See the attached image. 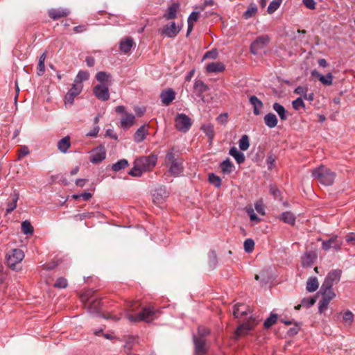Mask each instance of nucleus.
<instances>
[{
  "mask_svg": "<svg viewBox=\"0 0 355 355\" xmlns=\"http://www.w3.org/2000/svg\"><path fill=\"white\" fill-rule=\"evenodd\" d=\"M270 193L275 198H278L280 196V191L276 186L270 185Z\"/></svg>",
  "mask_w": 355,
  "mask_h": 355,
  "instance_id": "64",
  "label": "nucleus"
},
{
  "mask_svg": "<svg viewBox=\"0 0 355 355\" xmlns=\"http://www.w3.org/2000/svg\"><path fill=\"white\" fill-rule=\"evenodd\" d=\"M239 148L241 150H246L250 146L249 138L248 135H244L239 141Z\"/></svg>",
  "mask_w": 355,
  "mask_h": 355,
  "instance_id": "48",
  "label": "nucleus"
},
{
  "mask_svg": "<svg viewBox=\"0 0 355 355\" xmlns=\"http://www.w3.org/2000/svg\"><path fill=\"white\" fill-rule=\"evenodd\" d=\"M281 220L284 223H288L291 225H294L295 223V217L291 211L283 212L280 216Z\"/></svg>",
  "mask_w": 355,
  "mask_h": 355,
  "instance_id": "37",
  "label": "nucleus"
},
{
  "mask_svg": "<svg viewBox=\"0 0 355 355\" xmlns=\"http://www.w3.org/2000/svg\"><path fill=\"white\" fill-rule=\"evenodd\" d=\"M248 308L243 304H236L234 306L233 315L236 318L247 316Z\"/></svg>",
  "mask_w": 355,
  "mask_h": 355,
  "instance_id": "22",
  "label": "nucleus"
},
{
  "mask_svg": "<svg viewBox=\"0 0 355 355\" xmlns=\"http://www.w3.org/2000/svg\"><path fill=\"white\" fill-rule=\"evenodd\" d=\"M19 193L15 191L10 195V200L7 202V208L6 210V214L11 213L17 207V202L19 200Z\"/></svg>",
  "mask_w": 355,
  "mask_h": 355,
  "instance_id": "21",
  "label": "nucleus"
},
{
  "mask_svg": "<svg viewBox=\"0 0 355 355\" xmlns=\"http://www.w3.org/2000/svg\"><path fill=\"white\" fill-rule=\"evenodd\" d=\"M175 98V93L172 89H168L160 94L161 101L163 105H168Z\"/></svg>",
  "mask_w": 355,
  "mask_h": 355,
  "instance_id": "17",
  "label": "nucleus"
},
{
  "mask_svg": "<svg viewBox=\"0 0 355 355\" xmlns=\"http://www.w3.org/2000/svg\"><path fill=\"white\" fill-rule=\"evenodd\" d=\"M168 196V192L166 189L164 187H159L154 191L153 200L155 204L161 205Z\"/></svg>",
  "mask_w": 355,
  "mask_h": 355,
  "instance_id": "14",
  "label": "nucleus"
},
{
  "mask_svg": "<svg viewBox=\"0 0 355 355\" xmlns=\"http://www.w3.org/2000/svg\"><path fill=\"white\" fill-rule=\"evenodd\" d=\"M318 286H319V283H318V279L316 277H310L308 279V281L306 282V289L309 292L315 291L318 288Z\"/></svg>",
  "mask_w": 355,
  "mask_h": 355,
  "instance_id": "36",
  "label": "nucleus"
},
{
  "mask_svg": "<svg viewBox=\"0 0 355 355\" xmlns=\"http://www.w3.org/2000/svg\"><path fill=\"white\" fill-rule=\"evenodd\" d=\"M69 13L70 11L66 8L51 9L49 11V17L54 20L66 17Z\"/></svg>",
  "mask_w": 355,
  "mask_h": 355,
  "instance_id": "19",
  "label": "nucleus"
},
{
  "mask_svg": "<svg viewBox=\"0 0 355 355\" xmlns=\"http://www.w3.org/2000/svg\"><path fill=\"white\" fill-rule=\"evenodd\" d=\"M304 5L309 9L313 10L315 8L314 0H302Z\"/></svg>",
  "mask_w": 355,
  "mask_h": 355,
  "instance_id": "63",
  "label": "nucleus"
},
{
  "mask_svg": "<svg viewBox=\"0 0 355 355\" xmlns=\"http://www.w3.org/2000/svg\"><path fill=\"white\" fill-rule=\"evenodd\" d=\"M294 327H291L288 331H287V336H295L298 334L300 329V324L298 322H294Z\"/></svg>",
  "mask_w": 355,
  "mask_h": 355,
  "instance_id": "56",
  "label": "nucleus"
},
{
  "mask_svg": "<svg viewBox=\"0 0 355 355\" xmlns=\"http://www.w3.org/2000/svg\"><path fill=\"white\" fill-rule=\"evenodd\" d=\"M201 130L209 137V140H212L214 137V125L211 123H205L201 126Z\"/></svg>",
  "mask_w": 355,
  "mask_h": 355,
  "instance_id": "39",
  "label": "nucleus"
},
{
  "mask_svg": "<svg viewBox=\"0 0 355 355\" xmlns=\"http://www.w3.org/2000/svg\"><path fill=\"white\" fill-rule=\"evenodd\" d=\"M307 91H308L307 87H302V86H298L295 89L294 93L304 96V95L306 94Z\"/></svg>",
  "mask_w": 355,
  "mask_h": 355,
  "instance_id": "59",
  "label": "nucleus"
},
{
  "mask_svg": "<svg viewBox=\"0 0 355 355\" xmlns=\"http://www.w3.org/2000/svg\"><path fill=\"white\" fill-rule=\"evenodd\" d=\"M128 166V162L125 159H122L119 160L115 164H113L111 166V168L114 172H118L122 169H124Z\"/></svg>",
  "mask_w": 355,
  "mask_h": 355,
  "instance_id": "41",
  "label": "nucleus"
},
{
  "mask_svg": "<svg viewBox=\"0 0 355 355\" xmlns=\"http://www.w3.org/2000/svg\"><path fill=\"white\" fill-rule=\"evenodd\" d=\"M209 264L211 268H215L217 265V257L214 251L209 253Z\"/></svg>",
  "mask_w": 355,
  "mask_h": 355,
  "instance_id": "54",
  "label": "nucleus"
},
{
  "mask_svg": "<svg viewBox=\"0 0 355 355\" xmlns=\"http://www.w3.org/2000/svg\"><path fill=\"white\" fill-rule=\"evenodd\" d=\"M161 313V311L155 309L153 306H144L141 311L136 315H128V318L132 322H138L144 321L147 323L151 322L153 320L157 318Z\"/></svg>",
  "mask_w": 355,
  "mask_h": 355,
  "instance_id": "4",
  "label": "nucleus"
},
{
  "mask_svg": "<svg viewBox=\"0 0 355 355\" xmlns=\"http://www.w3.org/2000/svg\"><path fill=\"white\" fill-rule=\"evenodd\" d=\"M311 175L324 186L332 185L336 178V173L324 165L313 169Z\"/></svg>",
  "mask_w": 355,
  "mask_h": 355,
  "instance_id": "3",
  "label": "nucleus"
},
{
  "mask_svg": "<svg viewBox=\"0 0 355 355\" xmlns=\"http://www.w3.org/2000/svg\"><path fill=\"white\" fill-rule=\"evenodd\" d=\"M106 151L104 146H99L92 151L90 162L92 164H98L105 159Z\"/></svg>",
  "mask_w": 355,
  "mask_h": 355,
  "instance_id": "12",
  "label": "nucleus"
},
{
  "mask_svg": "<svg viewBox=\"0 0 355 355\" xmlns=\"http://www.w3.org/2000/svg\"><path fill=\"white\" fill-rule=\"evenodd\" d=\"M342 270L340 269H335L331 270L327 275L322 284L327 285V286H333L334 284H338L341 277Z\"/></svg>",
  "mask_w": 355,
  "mask_h": 355,
  "instance_id": "10",
  "label": "nucleus"
},
{
  "mask_svg": "<svg viewBox=\"0 0 355 355\" xmlns=\"http://www.w3.org/2000/svg\"><path fill=\"white\" fill-rule=\"evenodd\" d=\"M265 124L270 128H275L278 123V119L276 115L273 113H268L265 115L264 118Z\"/></svg>",
  "mask_w": 355,
  "mask_h": 355,
  "instance_id": "31",
  "label": "nucleus"
},
{
  "mask_svg": "<svg viewBox=\"0 0 355 355\" xmlns=\"http://www.w3.org/2000/svg\"><path fill=\"white\" fill-rule=\"evenodd\" d=\"M110 78V74L105 71H99L96 74V79L101 83L107 82Z\"/></svg>",
  "mask_w": 355,
  "mask_h": 355,
  "instance_id": "47",
  "label": "nucleus"
},
{
  "mask_svg": "<svg viewBox=\"0 0 355 355\" xmlns=\"http://www.w3.org/2000/svg\"><path fill=\"white\" fill-rule=\"evenodd\" d=\"M94 94L97 98L103 101H106L110 98L108 87L103 84L96 85L94 87Z\"/></svg>",
  "mask_w": 355,
  "mask_h": 355,
  "instance_id": "13",
  "label": "nucleus"
},
{
  "mask_svg": "<svg viewBox=\"0 0 355 355\" xmlns=\"http://www.w3.org/2000/svg\"><path fill=\"white\" fill-rule=\"evenodd\" d=\"M208 87L202 80H196L194 83L193 92L195 94L200 98H203V94L208 90Z\"/></svg>",
  "mask_w": 355,
  "mask_h": 355,
  "instance_id": "18",
  "label": "nucleus"
},
{
  "mask_svg": "<svg viewBox=\"0 0 355 355\" xmlns=\"http://www.w3.org/2000/svg\"><path fill=\"white\" fill-rule=\"evenodd\" d=\"M318 254L315 251H306L301 257L302 266L303 268L311 267L316 261Z\"/></svg>",
  "mask_w": 355,
  "mask_h": 355,
  "instance_id": "15",
  "label": "nucleus"
},
{
  "mask_svg": "<svg viewBox=\"0 0 355 355\" xmlns=\"http://www.w3.org/2000/svg\"><path fill=\"white\" fill-rule=\"evenodd\" d=\"M89 77V74L87 71H80L76 76L73 83H82L83 81L88 80Z\"/></svg>",
  "mask_w": 355,
  "mask_h": 355,
  "instance_id": "46",
  "label": "nucleus"
},
{
  "mask_svg": "<svg viewBox=\"0 0 355 355\" xmlns=\"http://www.w3.org/2000/svg\"><path fill=\"white\" fill-rule=\"evenodd\" d=\"M247 213L249 215L250 218L252 221H256V222L259 221V218L255 214L252 208L250 207V208L248 209Z\"/></svg>",
  "mask_w": 355,
  "mask_h": 355,
  "instance_id": "62",
  "label": "nucleus"
},
{
  "mask_svg": "<svg viewBox=\"0 0 355 355\" xmlns=\"http://www.w3.org/2000/svg\"><path fill=\"white\" fill-rule=\"evenodd\" d=\"M225 69L224 64L221 62H214L207 64L206 70L208 73L223 72Z\"/></svg>",
  "mask_w": 355,
  "mask_h": 355,
  "instance_id": "20",
  "label": "nucleus"
},
{
  "mask_svg": "<svg viewBox=\"0 0 355 355\" xmlns=\"http://www.w3.org/2000/svg\"><path fill=\"white\" fill-rule=\"evenodd\" d=\"M21 231L24 234H31L33 232V227L28 220H24L21 225Z\"/></svg>",
  "mask_w": 355,
  "mask_h": 355,
  "instance_id": "44",
  "label": "nucleus"
},
{
  "mask_svg": "<svg viewBox=\"0 0 355 355\" xmlns=\"http://www.w3.org/2000/svg\"><path fill=\"white\" fill-rule=\"evenodd\" d=\"M157 161V156L155 155L137 157L128 174L132 177H141L143 173L151 171L155 166Z\"/></svg>",
  "mask_w": 355,
  "mask_h": 355,
  "instance_id": "1",
  "label": "nucleus"
},
{
  "mask_svg": "<svg viewBox=\"0 0 355 355\" xmlns=\"http://www.w3.org/2000/svg\"><path fill=\"white\" fill-rule=\"evenodd\" d=\"M292 106H293V108L297 111L300 110V109L305 110V108H306V106L303 101V99L301 97H298L297 98L294 100L292 102Z\"/></svg>",
  "mask_w": 355,
  "mask_h": 355,
  "instance_id": "51",
  "label": "nucleus"
},
{
  "mask_svg": "<svg viewBox=\"0 0 355 355\" xmlns=\"http://www.w3.org/2000/svg\"><path fill=\"white\" fill-rule=\"evenodd\" d=\"M327 285L322 284L319 293H321L322 297L328 299V300L331 301L336 296L335 293L332 289V286H327Z\"/></svg>",
  "mask_w": 355,
  "mask_h": 355,
  "instance_id": "24",
  "label": "nucleus"
},
{
  "mask_svg": "<svg viewBox=\"0 0 355 355\" xmlns=\"http://www.w3.org/2000/svg\"><path fill=\"white\" fill-rule=\"evenodd\" d=\"M67 286V280L64 277H59L54 284L55 288H65Z\"/></svg>",
  "mask_w": 355,
  "mask_h": 355,
  "instance_id": "55",
  "label": "nucleus"
},
{
  "mask_svg": "<svg viewBox=\"0 0 355 355\" xmlns=\"http://www.w3.org/2000/svg\"><path fill=\"white\" fill-rule=\"evenodd\" d=\"M58 265V262L52 261V262L46 263L43 264L42 267H43V269H44V270H51L54 269Z\"/></svg>",
  "mask_w": 355,
  "mask_h": 355,
  "instance_id": "60",
  "label": "nucleus"
},
{
  "mask_svg": "<svg viewBox=\"0 0 355 355\" xmlns=\"http://www.w3.org/2000/svg\"><path fill=\"white\" fill-rule=\"evenodd\" d=\"M330 301L328 299L321 298L318 303V311L320 313H324L328 307Z\"/></svg>",
  "mask_w": 355,
  "mask_h": 355,
  "instance_id": "53",
  "label": "nucleus"
},
{
  "mask_svg": "<svg viewBox=\"0 0 355 355\" xmlns=\"http://www.w3.org/2000/svg\"><path fill=\"white\" fill-rule=\"evenodd\" d=\"M250 102L253 106V113L257 116L261 114L260 110L263 107V104L261 100H259L256 96H252L250 97Z\"/></svg>",
  "mask_w": 355,
  "mask_h": 355,
  "instance_id": "26",
  "label": "nucleus"
},
{
  "mask_svg": "<svg viewBox=\"0 0 355 355\" xmlns=\"http://www.w3.org/2000/svg\"><path fill=\"white\" fill-rule=\"evenodd\" d=\"M191 119L185 114H178L175 118V125L178 130L187 132L191 127Z\"/></svg>",
  "mask_w": 355,
  "mask_h": 355,
  "instance_id": "6",
  "label": "nucleus"
},
{
  "mask_svg": "<svg viewBox=\"0 0 355 355\" xmlns=\"http://www.w3.org/2000/svg\"><path fill=\"white\" fill-rule=\"evenodd\" d=\"M199 17V12L193 11L192 12L190 15L188 17L187 23H188V28H187V36H188L191 32L193 31V23L196 22Z\"/></svg>",
  "mask_w": 355,
  "mask_h": 355,
  "instance_id": "34",
  "label": "nucleus"
},
{
  "mask_svg": "<svg viewBox=\"0 0 355 355\" xmlns=\"http://www.w3.org/2000/svg\"><path fill=\"white\" fill-rule=\"evenodd\" d=\"M257 12V7L254 4L250 5L243 13V17L246 19L254 17Z\"/></svg>",
  "mask_w": 355,
  "mask_h": 355,
  "instance_id": "43",
  "label": "nucleus"
},
{
  "mask_svg": "<svg viewBox=\"0 0 355 355\" xmlns=\"http://www.w3.org/2000/svg\"><path fill=\"white\" fill-rule=\"evenodd\" d=\"M229 154L236 159L239 164L245 162V157L244 154L239 151L236 147H232L230 149Z\"/></svg>",
  "mask_w": 355,
  "mask_h": 355,
  "instance_id": "30",
  "label": "nucleus"
},
{
  "mask_svg": "<svg viewBox=\"0 0 355 355\" xmlns=\"http://www.w3.org/2000/svg\"><path fill=\"white\" fill-rule=\"evenodd\" d=\"M198 335H196L198 338H205L207 336L211 334V331L209 328L200 325L197 329Z\"/></svg>",
  "mask_w": 355,
  "mask_h": 355,
  "instance_id": "50",
  "label": "nucleus"
},
{
  "mask_svg": "<svg viewBox=\"0 0 355 355\" xmlns=\"http://www.w3.org/2000/svg\"><path fill=\"white\" fill-rule=\"evenodd\" d=\"M254 208L256 211L260 214L263 215L264 214V207L263 202L261 201H258L254 204Z\"/></svg>",
  "mask_w": 355,
  "mask_h": 355,
  "instance_id": "61",
  "label": "nucleus"
},
{
  "mask_svg": "<svg viewBox=\"0 0 355 355\" xmlns=\"http://www.w3.org/2000/svg\"><path fill=\"white\" fill-rule=\"evenodd\" d=\"M343 320L351 324L354 320V314L350 311H345L343 315Z\"/></svg>",
  "mask_w": 355,
  "mask_h": 355,
  "instance_id": "58",
  "label": "nucleus"
},
{
  "mask_svg": "<svg viewBox=\"0 0 355 355\" xmlns=\"http://www.w3.org/2000/svg\"><path fill=\"white\" fill-rule=\"evenodd\" d=\"M24 258V252L20 249H12L6 254L7 265L15 270L17 263H20Z\"/></svg>",
  "mask_w": 355,
  "mask_h": 355,
  "instance_id": "5",
  "label": "nucleus"
},
{
  "mask_svg": "<svg viewBox=\"0 0 355 355\" xmlns=\"http://www.w3.org/2000/svg\"><path fill=\"white\" fill-rule=\"evenodd\" d=\"M193 342L194 345L195 355H205L208 351L206 345V340L203 338H198L196 335H193Z\"/></svg>",
  "mask_w": 355,
  "mask_h": 355,
  "instance_id": "9",
  "label": "nucleus"
},
{
  "mask_svg": "<svg viewBox=\"0 0 355 355\" xmlns=\"http://www.w3.org/2000/svg\"><path fill=\"white\" fill-rule=\"evenodd\" d=\"M135 116L130 113H125L124 116L121 119V126L123 128H128L132 126L134 123Z\"/></svg>",
  "mask_w": 355,
  "mask_h": 355,
  "instance_id": "33",
  "label": "nucleus"
},
{
  "mask_svg": "<svg viewBox=\"0 0 355 355\" xmlns=\"http://www.w3.org/2000/svg\"><path fill=\"white\" fill-rule=\"evenodd\" d=\"M209 182L216 188H219L221 186L222 180L219 176L215 175L214 173H211L209 175Z\"/></svg>",
  "mask_w": 355,
  "mask_h": 355,
  "instance_id": "49",
  "label": "nucleus"
},
{
  "mask_svg": "<svg viewBox=\"0 0 355 355\" xmlns=\"http://www.w3.org/2000/svg\"><path fill=\"white\" fill-rule=\"evenodd\" d=\"M46 58V55L45 53H43L39 58L38 64L37 67V74L39 76H42L45 71V65L44 62Z\"/></svg>",
  "mask_w": 355,
  "mask_h": 355,
  "instance_id": "38",
  "label": "nucleus"
},
{
  "mask_svg": "<svg viewBox=\"0 0 355 355\" xmlns=\"http://www.w3.org/2000/svg\"><path fill=\"white\" fill-rule=\"evenodd\" d=\"M277 318L278 315L277 313L271 312L269 317H268L263 322V327L266 329L270 328L273 324L276 323Z\"/></svg>",
  "mask_w": 355,
  "mask_h": 355,
  "instance_id": "40",
  "label": "nucleus"
},
{
  "mask_svg": "<svg viewBox=\"0 0 355 355\" xmlns=\"http://www.w3.org/2000/svg\"><path fill=\"white\" fill-rule=\"evenodd\" d=\"M270 42L268 35L259 36L250 45V52L254 55L259 53V51L264 49Z\"/></svg>",
  "mask_w": 355,
  "mask_h": 355,
  "instance_id": "8",
  "label": "nucleus"
},
{
  "mask_svg": "<svg viewBox=\"0 0 355 355\" xmlns=\"http://www.w3.org/2000/svg\"><path fill=\"white\" fill-rule=\"evenodd\" d=\"M165 164L168 167V172L173 176H179L183 172L182 163L178 152L173 148L168 150L165 157Z\"/></svg>",
  "mask_w": 355,
  "mask_h": 355,
  "instance_id": "2",
  "label": "nucleus"
},
{
  "mask_svg": "<svg viewBox=\"0 0 355 355\" xmlns=\"http://www.w3.org/2000/svg\"><path fill=\"white\" fill-rule=\"evenodd\" d=\"M316 302V297H304L301 302L302 305L306 308H310Z\"/></svg>",
  "mask_w": 355,
  "mask_h": 355,
  "instance_id": "52",
  "label": "nucleus"
},
{
  "mask_svg": "<svg viewBox=\"0 0 355 355\" xmlns=\"http://www.w3.org/2000/svg\"><path fill=\"white\" fill-rule=\"evenodd\" d=\"M179 8L178 3H173L164 14L163 17L166 20L174 19L177 17V12Z\"/></svg>",
  "mask_w": 355,
  "mask_h": 355,
  "instance_id": "23",
  "label": "nucleus"
},
{
  "mask_svg": "<svg viewBox=\"0 0 355 355\" xmlns=\"http://www.w3.org/2000/svg\"><path fill=\"white\" fill-rule=\"evenodd\" d=\"M71 146V138L66 136L58 141L57 144L58 149L62 153H66Z\"/></svg>",
  "mask_w": 355,
  "mask_h": 355,
  "instance_id": "25",
  "label": "nucleus"
},
{
  "mask_svg": "<svg viewBox=\"0 0 355 355\" xmlns=\"http://www.w3.org/2000/svg\"><path fill=\"white\" fill-rule=\"evenodd\" d=\"M101 307V300L100 299H95L89 304L87 309L90 313L98 314L100 313Z\"/></svg>",
  "mask_w": 355,
  "mask_h": 355,
  "instance_id": "27",
  "label": "nucleus"
},
{
  "mask_svg": "<svg viewBox=\"0 0 355 355\" xmlns=\"http://www.w3.org/2000/svg\"><path fill=\"white\" fill-rule=\"evenodd\" d=\"M282 0H272L270 3V4L267 8V12L269 14H272L279 8V6L282 4Z\"/></svg>",
  "mask_w": 355,
  "mask_h": 355,
  "instance_id": "45",
  "label": "nucleus"
},
{
  "mask_svg": "<svg viewBox=\"0 0 355 355\" xmlns=\"http://www.w3.org/2000/svg\"><path fill=\"white\" fill-rule=\"evenodd\" d=\"M134 42L132 38L126 37L125 39L121 40L119 44L120 50L124 53H128L133 46Z\"/></svg>",
  "mask_w": 355,
  "mask_h": 355,
  "instance_id": "29",
  "label": "nucleus"
},
{
  "mask_svg": "<svg viewBox=\"0 0 355 355\" xmlns=\"http://www.w3.org/2000/svg\"><path fill=\"white\" fill-rule=\"evenodd\" d=\"M83 88V83H73L64 96V104L73 105L75 97L81 93Z\"/></svg>",
  "mask_w": 355,
  "mask_h": 355,
  "instance_id": "7",
  "label": "nucleus"
},
{
  "mask_svg": "<svg viewBox=\"0 0 355 355\" xmlns=\"http://www.w3.org/2000/svg\"><path fill=\"white\" fill-rule=\"evenodd\" d=\"M311 75L313 78H317L324 85L329 86L332 85L334 77L331 73H328L324 76L314 69L311 71Z\"/></svg>",
  "mask_w": 355,
  "mask_h": 355,
  "instance_id": "16",
  "label": "nucleus"
},
{
  "mask_svg": "<svg viewBox=\"0 0 355 355\" xmlns=\"http://www.w3.org/2000/svg\"><path fill=\"white\" fill-rule=\"evenodd\" d=\"M148 134V130L145 128L144 125L141 126L137 129L134 135V140L137 143H140L144 140L146 135Z\"/></svg>",
  "mask_w": 355,
  "mask_h": 355,
  "instance_id": "35",
  "label": "nucleus"
},
{
  "mask_svg": "<svg viewBox=\"0 0 355 355\" xmlns=\"http://www.w3.org/2000/svg\"><path fill=\"white\" fill-rule=\"evenodd\" d=\"M272 109L277 113L282 121H286L287 119V111L283 105L279 103H275L272 105Z\"/></svg>",
  "mask_w": 355,
  "mask_h": 355,
  "instance_id": "32",
  "label": "nucleus"
},
{
  "mask_svg": "<svg viewBox=\"0 0 355 355\" xmlns=\"http://www.w3.org/2000/svg\"><path fill=\"white\" fill-rule=\"evenodd\" d=\"M251 330L252 327L250 325L242 324L236 328L235 334L237 336H241L242 335L248 334V332Z\"/></svg>",
  "mask_w": 355,
  "mask_h": 355,
  "instance_id": "42",
  "label": "nucleus"
},
{
  "mask_svg": "<svg viewBox=\"0 0 355 355\" xmlns=\"http://www.w3.org/2000/svg\"><path fill=\"white\" fill-rule=\"evenodd\" d=\"M275 160L276 156L274 154L270 153L268 155L266 158V164L268 165V169H272L274 167Z\"/></svg>",
  "mask_w": 355,
  "mask_h": 355,
  "instance_id": "57",
  "label": "nucleus"
},
{
  "mask_svg": "<svg viewBox=\"0 0 355 355\" xmlns=\"http://www.w3.org/2000/svg\"><path fill=\"white\" fill-rule=\"evenodd\" d=\"M234 166L229 158L223 160L220 164V168L224 174H230L234 170Z\"/></svg>",
  "mask_w": 355,
  "mask_h": 355,
  "instance_id": "28",
  "label": "nucleus"
},
{
  "mask_svg": "<svg viewBox=\"0 0 355 355\" xmlns=\"http://www.w3.org/2000/svg\"><path fill=\"white\" fill-rule=\"evenodd\" d=\"M181 28L182 27L176 26L175 22H171L163 27L161 31V34L168 37L173 38L180 33Z\"/></svg>",
  "mask_w": 355,
  "mask_h": 355,
  "instance_id": "11",
  "label": "nucleus"
}]
</instances>
